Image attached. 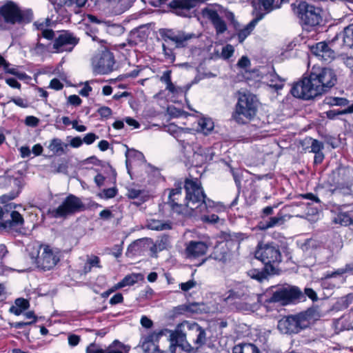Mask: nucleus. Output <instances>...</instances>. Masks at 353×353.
Here are the masks:
<instances>
[{
    "mask_svg": "<svg viewBox=\"0 0 353 353\" xmlns=\"http://www.w3.org/2000/svg\"><path fill=\"white\" fill-rule=\"evenodd\" d=\"M337 81L334 70L313 67L310 72L292 84L291 94L297 99L310 100L328 92Z\"/></svg>",
    "mask_w": 353,
    "mask_h": 353,
    "instance_id": "nucleus-1",
    "label": "nucleus"
},
{
    "mask_svg": "<svg viewBox=\"0 0 353 353\" xmlns=\"http://www.w3.org/2000/svg\"><path fill=\"white\" fill-rule=\"evenodd\" d=\"M185 192L184 199L186 208L197 212H210L225 211L226 207L220 202H215L208 198L205 193L201 181L197 178H185L183 183Z\"/></svg>",
    "mask_w": 353,
    "mask_h": 353,
    "instance_id": "nucleus-2",
    "label": "nucleus"
},
{
    "mask_svg": "<svg viewBox=\"0 0 353 353\" xmlns=\"http://www.w3.org/2000/svg\"><path fill=\"white\" fill-rule=\"evenodd\" d=\"M19 191H11L0 196V228L21 234L25 221L23 216L15 208L17 205L10 201L19 196Z\"/></svg>",
    "mask_w": 353,
    "mask_h": 353,
    "instance_id": "nucleus-3",
    "label": "nucleus"
},
{
    "mask_svg": "<svg viewBox=\"0 0 353 353\" xmlns=\"http://www.w3.org/2000/svg\"><path fill=\"white\" fill-rule=\"evenodd\" d=\"M291 8L302 26L314 28L319 26L323 21V10L306 1L295 0L291 4Z\"/></svg>",
    "mask_w": 353,
    "mask_h": 353,
    "instance_id": "nucleus-4",
    "label": "nucleus"
},
{
    "mask_svg": "<svg viewBox=\"0 0 353 353\" xmlns=\"http://www.w3.org/2000/svg\"><path fill=\"white\" fill-rule=\"evenodd\" d=\"M185 323L187 324L188 330H193L198 333L196 339L193 341L196 347H192L188 341H185L184 344H178L179 341H183L186 339L185 334L182 331L173 332L170 334L171 347L173 346L174 350H175V347L179 345L186 353H196L198 352L199 349L206 343L207 337L205 330L196 322L189 323L186 321ZM172 353H174V351H173Z\"/></svg>",
    "mask_w": 353,
    "mask_h": 353,
    "instance_id": "nucleus-5",
    "label": "nucleus"
},
{
    "mask_svg": "<svg viewBox=\"0 0 353 353\" xmlns=\"http://www.w3.org/2000/svg\"><path fill=\"white\" fill-rule=\"evenodd\" d=\"M311 319V313L308 311H303L282 318L279 321L277 327L283 334H297L309 327Z\"/></svg>",
    "mask_w": 353,
    "mask_h": 353,
    "instance_id": "nucleus-6",
    "label": "nucleus"
},
{
    "mask_svg": "<svg viewBox=\"0 0 353 353\" xmlns=\"http://www.w3.org/2000/svg\"><path fill=\"white\" fill-rule=\"evenodd\" d=\"M305 301V296L301 289L296 285H287L277 288L265 303H279L282 306L296 304Z\"/></svg>",
    "mask_w": 353,
    "mask_h": 353,
    "instance_id": "nucleus-7",
    "label": "nucleus"
},
{
    "mask_svg": "<svg viewBox=\"0 0 353 353\" xmlns=\"http://www.w3.org/2000/svg\"><path fill=\"white\" fill-rule=\"evenodd\" d=\"M85 210V205L77 196L69 194L56 208L49 209L48 215L54 219H66Z\"/></svg>",
    "mask_w": 353,
    "mask_h": 353,
    "instance_id": "nucleus-8",
    "label": "nucleus"
},
{
    "mask_svg": "<svg viewBox=\"0 0 353 353\" xmlns=\"http://www.w3.org/2000/svg\"><path fill=\"white\" fill-rule=\"evenodd\" d=\"M254 258L256 260L261 261L265 266L272 272L274 270V264H278L281 261L282 255L279 250V246L274 243H268L263 244L259 242L254 252Z\"/></svg>",
    "mask_w": 353,
    "mask_h": 353,
    "instance_id": "nucleus-9",
    "label": "nucleus"
},
{
    "mask_svg": "<svg viewBox=\"0 0 353 353\" xmlns=\"http://www.w3.org/2000/svg\"><path fill=\"white\" fill-rule=\"evenodd\" d=\"M0 16L6 23L14 25L30 23L32 20L30 10H22L13 1H8L0 7Z\"/></svg>",
    "mask_w": 353,
    "mask_h": 353,
    "instance_id": "nucleus-10",
    "label": "nucleus"
},
{
    "mask_svg": "<svg viewBox=\"0 0 353 353\" xmlns=\"http://www.w3.org/2000/svg\"><path fill=\"white\" fill-rule=\"evenodd\" d=\"M159 33L165 43L173 45L174 48H185L191 39L196 38L194 33L173 28H161Z\"/></svg>",
    "mask_w": 353,
    "mask_h": 353,
    "instance_id": "nucleus-11",
    "label": "nucleus"
},
{
    "mask_svg": "<svg viewBox=\"0 0 353 353\" xmlns=\"http://www.w3.org/2000/svg\"><path fill=\"white\" fill-rule=\"evenodd\" d=\"M40 250H42V252L37 257V267L43 271L52 270L60 261L59 252L46 244L40 245Z\"/></svg>",
    "mask_w": 353,
    "mask_h": 353,
    "instance_id": "nucleus-12",
    "label": "nucleus"
},
{
    "mask_svg": "<svg viewBox=\"0 0 353 353\" xmlns=\"http://www.w3.org/2000/svg\"><path fill=\"white\" fill-rule=\"evenodd\" d=\"M79 42V39L68 30H63L54 39L53 49L57 53L72 51Z\"/></svg>",
    "mask_w": 353,
    "mask_h": 353,
    "instance_id": "nucleus-13",
    "label": "nucleus"
},
{
    "mask_svg": "<svg viewBox=\"0 0 353 353\" xmlns=\"http://www.w3.org/2000/svg\"><path fill=\"white\" fill-rule=\"evenodd\" d=\"M94 72L99 74H107L114 70L115 59L113 52L105 49L96 57Z\"/></svg>",
    "mask_w": 353,
    "mask_h": 353,
    "instance_id": "nucleus-14",
    "label": "nucleus"
},
{
    "mask_svg": "<svg viewBox=\"0 0 353 353\" xmlns=\"http://www.w3.org/2000/svg\"><path fill=\"white\" fill-rule=\"evenodd\" d=\"M168 7L170 12L181 17H190L196 6V0H171Z\"/></svg>",
    "mask_w": 353,
    "mask_h": 353,
    "instance_id": "nucleus-15",
    "label": "nucleus"
},
{
    "mask_svg": "<svg viewBox=\"0 0 353 353\" xmlns=\"http://www.w3.org/2000/svg\"><path fill=\"white\" fill-rule=\"evenodd\" d=\"M183 183L177 181L174 183V188H168L165 191H168V197L167 204L170 207L171 210L178 214H181L186 208L185 203H181L179 201L182 199ZM183 202H185L183 201Z\"/></svg>",
    "mask_w": 353,
    "mask_h": 353,
    "instance_id": "nucleus-16",
    "label": "nucleus"
},
{
    "mask_svg": "<svg viewBox=\"0 0 353 353\" xmlns=\"http://www.w3.org/2000/svg\"><path fill=\"white\" fill-rule=\"evenodd\" d=\"M208 250V245L201 241H190L186 244L185 254L190 259H195L204 256Z\"/></svg>",
    "mask_w": 353,
    "mask_h": 353,
    "instance_id": "nucleus-17",
    "label": "nucleus"
},
{
    "mask_svg": "<svg viewBox=\"0 0 353 353\" xmlns=\"http://www.w3.org/2000/svg\"><path fill=\"white\" fill-rule=\"evenodd\" d=\"M266 66H259L244 72V82L250 87L259 88L265 75Z\"/></svg>",
    "mask_w": 353,
    "mask_h": 353,
    "instance_id": "nucleus-18",
    "label": "nucleus"
},
{
    "mask_svg": "<svg viewBox=\"0 0 353 353\" xmlns=\"http://www.w3.org/2000/svg\"><path fill=\"white\" fill-rule=\"evenodd\" d=\"M244 117L252 120L256 117L260 102L256 94L250 92H244Z\"/></svg>",
    "mask_w": 353,
    "mask_h": 353,
    "instance_id": "nucleus-19",
    "label": "nucleus"
},
{
    "mask_svg": "<svg viewBox=\"0 0 353 353\" xmlns=\"http://www.w3.org/2000/svg\"><path fill=\"white\" fill-rule=\"evenodd\" d=\"M311 52L320 59L328 61L335 58V51L325 41H321L310 47Z\"/></svg>",
    "mask_w": 353,
    "mask_h": 353,
    "instance_id": "nucleus-20",
    "label": "nucleus"
},
{
    "mask_svg": "<svg viewBox=\"0 0 353 353\" xmlns=\"http://www.w3.org/2000/svg\"><path fill=\"white\" fill-rule=\"evenodd\" d=\"M164 334V330H161L158 332H153L147 336H142L139 345L146 353H150L153 349L158 348L157 343H159L160 338Z\"/></svg>",
    "mask_w": 353,
    "mask_h": 353,
    "instance_id": "nucleus-21",
    "label": "nucleus"
},
{
    "mask_svg": "<svg viewBox=\"0 0 353 353\" xmlns=\"http://www.w3.org/2000/svg\"><path fill=\"white\" fill-rule=\"evenodd\" d=\"M234 97L237 99V102L231 111L228 121L230 123L241 125L243 124V92L241 90H237L234 94Z\"/></svg>",
    "mask_w": 353,
    "mask_h": 353,
    "instance_id": "nucleus-22",
    "label": "nucleus"
},
{
    "mask_svg": "<svg viewBox=\"0 0 353 353\" xmlns=\"http://www.w3.org/2000/svg\"><path fill=\"white\" fill-rule=\"evenodd\" d=\"M264 79L267 85L275 90H281L284 87L285 79L281 78L275 70L274 66L267 67L265 69Z\"/></svg>",
    "mask_w": 353,
    "mask_h": 353,
    "instance_id": "nucleus-23",
    "label": "nucleus"
},
{
    "mask_svg": "<svg viewBox=\"0 0 353 353\" xmlns=\"http://www.w3.org/2000/svg\"><path fill=\"white\" fill-rule=\"evenodd\" d=\"M203 14L210 21L215 28L217 34H223L226 31V23L220 17L216 10L210 8H205L203 10Z\"/></svg>",
    "mask_w": 353,
    "mask_h": 353,
    "instance_id": "nucleus-24",
    "label": "nucleus"
},
{
    "mask_svg": "<svg viewBox=\"0 0 353 353\" xmlns=\"http://www.w3.org/2000/svg\"><path fill=\"white\" fill-rule=\"evenodd\" d=\"M247 1L250 3L254 12H263L266 14L277 8H276V0H247Z\"/></svg>",
    "mask_w": 353,
    "mask_h": 353,
    "instance_id": "nucleus-25",
    "label": "nucleus"
},
{
    "mask_svg": "<svg viewBox=\"0 0 353 353\" xmlns=\"http://www.w3.org/2000/svg\"><path fill=\"white\" fill-rule=\"evenodd\" d=\"M172 136L179 143L183 150L194 143L193 137H189V135L183 128H179L172 132Z\"/></svg>",
    "mask_w": 353,
    "mask_h": 353,
    "instance_id": "nucleus-26",
    "label": "nucleus"
},
{
    "mask_svg": "<svg viewBox=\"0 0 353 353\" xmlns=\"http://www.w3.org/2000/svg\"><path fill=\"white\" fill-rule=\"evenodd\" d=\"M198 305L195 302L181 304L174 307L173 312L176 315H189L197 312Z\"/></svg>",
    "mask_w": 353,
    "mask_h": 353,
    "instance_id": "nucleus-27",
    "label": "nucleus"
},
{
    "mask_svg": "<svg viewBox=\"0 0 353 353\" xmlns=\"http://www.w3.org/2000/svg\"><path fill=\"white\" fill-rule=\"evenodd\" d=\"M333 221L344 226L353 224V210L346 212L340 210L334 218Z\"/></svg>",
    "mask_w": 353,
    "mask_h": 353,
    "instance_id": "nucleus-28",
    "label": "nucleus"
},
{
    "mask_svg": "<svg viewBox=\"0 0 353 353\" xmlns=\"http://www.w3.org/2000/svg\"><path fill=\"white\" fill-rule=\"evenodd\" d=\"M214 259L221 261H225L230 256V250L227 243H219L213 251Z\"/></svg>",
    "mask_w": 353,
    "mask_h": 353,
    "instance_id": "nucleus-29",
    "label": "nucleus"
},
{
    "mask_svg": "<svg viewBox=\"0 0 353 353\" xmlns=\"http://www.w3.org/2000/svg\"><path fill=\"white\" fill-rule=\"evenodd\" d=\"M10 63L0 54V65L3 66L6 73L12 74L20 80H26L29 78V76L26 72H19L15 68H10Z\"/></svg>",
    "mask_w": 353,
    "mask_h": 353,
    "instance_id": "nucleus-30",
    "label": "nucleus"
},
{
    "mask_svg": "<svg viewBox=\"0 0 353 353\" xmlns=\"http://www.w3.org/2000/svg\"><path fill=\"white\" fill-rule=\"evenodd\" d=\"M285 219L281 213H278L276 216L270 217L268 221L259 223L260 229L265 230L276 225H281L284 223Z\"/></svg>",
    "mask_w": 353,
    "mask_h": 353,
    "instance_id": "nucleus-31",
    "label": "nucleus"
},
{
    "mask_svg": "<svg viewBox=\"0 0 353 353\" xmlns=\"http://www.w3.org/2000/svg\"><path fill=\"white\" fill-rule=\"evenodd\" d=\"M67 146L68 145L64 143L61 139L59 138H53L50 141L48 148L52 152V156H60L65 152L64 148H67Z\"/></svg>",
    "mask_w": 353,
    "mask_h": 353,
    "instance_id": "nucleus-32",
    "label": "nucleus"
},
{
    "mask_svg": "<svg viewBox=\"0 0 353 353\" xmlns=\"http://www.w3.org/2000/svg\"><path fill=\"white\" fill-rule=\"evenodd\" d=\"M272 272V270L263 265L261 270L254 268L248 270L247 272V274L251 279L261 282L263 279H267L268 276L270 275Z\"/></svg>",
    "mask_w": 353,
    "mask_h": 353,
    "instance_id": "nucleus-33",
    "label": "nucleus"
},
{
    "mask_svg": "<svg viewBox=\"0 0 353 353\" xmlns=\"http://www.w3.org/2000/svg\"><path fill=\"white\" fill-rule=\"evenodd\" d=\"M252 15L254 16L253 19L244 26V39L251 34V32L255 28L256 24L261 21L265 15V13H263V12H254L252 10Z\"/></svg>",
    "mask_w": 353,
    "mask_h": 353,
    "instance_id": "nucleus-34",
    "label": "nucleus"
},
{
    "mask_svg": "<svg viewBox=\"0 0 353 353\" xmlns=\"http://www.w3.org/2000/svg\"><path fill=\"white\" fill-rule=\"evenodd\" d=\"M198 131L205 135L209 134L214 129V122L210 118L201 117L198 121Z\"/></svg>",
    "mask_w": 353,
    "mask_h": 353,
    "instance_id": "nucleus-35",
    "label": "nucleus"
},
{
    "mask_svg": "<svg viewBox=\"0 0 353 353\" xmlns=\"http://www.w3.org/2000/svg\"><path fill=\"white\" fill-rule=\"evenodd\" d=\"M343 46L353 49V23L346 27L343 33Z\"/></svg>",
    "mask_w": 353,
    "mask_h": 353,
    "instance_id": "nucleus-36",
    "label": "nucleus"
},
{
    "mask_svg": "<svg viewBox=\"0 0 353 353\" xmlns=\"http://www.w3.org/2000/svg\"><path fill=\"white\" fill-rule=\"evenodd\" d=\"M324 103L325 104H327L330 106H348V104L350 103V101L344 97H325L324 100Z\"/></svg>",
    "mask_w": 353,
    "mask_h": 353,
    "instance_id": "nucleus-37",
    "label": "nucleus"
},
{
    "mask_svg": "<svg viewBox=\"0 0 353 353\" xmlns=\"http://www.w3.org/2000/svg\"><path fill=\"white\" fill-rule=\"evenodd\" d=\"M137 281V275L135 274L126 275L121 281L115 284V289H121L125 286L133 285Z\"/></svg>",
    "mask_w": 353,
    "mask_h": 353,
    "instance_id": "nucleus-38",
    "label": "nucleus"
},
{
    "mask_svg": "<svg viewBox=\"0 0 353 353\" xmlns=\"http://www.w3.org/2000/svg\"><path fill=\"white\" fill-rule=\"evenodd\" d=\"M353 301V295L349 294L345 296L341 297L337 302V308L339 310L347 309Z\"/></svg>",
    "mask_w": 353,
    "mask_h": 353,
    "instance_id": "nucleus-39",
    "label": "nucleus"
},
{
    "mask_svg": "<svg viewBox=\"0 0 353 353\" xmlns=\"http://www.w3.org/2000/svg\"><path fill=\"white\" fill-rule=\"evenodd\" d=\"M305 141L307 144H310V148H311L310 152H311L317 153L319 152H321V150L323 148V145L322 142H321L320 141H319L317 139H314L312 138H306L305 139Z\"/></svg>",
    "mask_w": 353,
    "mask_h": 353,
    "instance_id": "nucleus-40",
    "label": "nucleus"
},
{
    "mask_svg": "<svg viewBox=\"0 0 353 353\" xmlns=\"http://www.w3.org/2000/svg\"><path fill=\"white\" fill-rule=\"evenodd\" d=\"M149 228L154 230H163L171 229V225L170 223H163L159 220H152L149 224Z\"/></svg>",
    "mask_w": 353,
    "mask_h": 353,
    "instance_id": "nucleus-41",
    "label": "nucleus"
},
{
    "mask_svg": "<svg viewBox=\"0 0 353 353\" xmlns=\"http://www.w3.org/2000/svg\"><path fill=\"white\" fill-rule=\"evenodd\" d=\"M118 193V189L116 187L103 189L102 192L99 193L98 196L101 199H112Z\"/></svg>",
    "mask_w": 353,
    "mask_h": 353,
    "instance_id": "nucleus-42",
    "label": "nucleus"
},
{
    "mask_svg": "<svg viewBox=\"0 0 353 353\" xmlns=\"http://www.w3.org/2000/svg\"><path fill=\"white\" fill-rule=\"evenodd\" d=\"M123 344L118 340H114L108 347H106V353H123L122 349Z\"/></svg>",
    "mask_w": 353,
    "mask_h": 353,
    "instance_id": "nucleus-43",
    "label": "nucleus"
},
{
    "mask_svg": "<svg viewBox=\"0 0 353 353\" xmlns=\"http://www.w3.org/2000/svg\"><path fill=\"white\" fill-rule=\"evenodd\" d=\"M162 48L165 60L169 61L170 63H173L176 59V56L173 49L169 48L165 43H163Z\"/></svg>",
    "mask_w": 353,
    "mask_h": 353,
    "instance_id": "nucleus-44",
    "label": "nucleus"
},
{
    "mask_svg": "<svg viewBox=\"0 0 353 353\" xmlns=\"http://www.w3.org/2000/svg\"><path fill=\"white\" fill-rule=\"evenodd\" d=\"M347 109L343 110H330L325 112L327 119L334 120L339 115L347 114Z\"/></svg>",
    "mask_w": 353,
    "mask_h": 353,
    "instance_id": "nucleus-45",
    "label": "nucleus"
},
{
    "mask_svg": "<svg viewBox=\"0 0 353 353\" xmlns=\"http://www.w3.org/2000/svg\"><path fill=\"white\" fill-rule=\"evenodd\" d=\"M200 214L201 219L207 223H216L219 221V216L216 214H212L211 215H208V212L201 213L198 212Z\"/></svg>",
    "mask_w": 353,
    "mask_h": 353,
    "instance_id": "nucleus-46",
    "label": "nucleus"
},
{
    "mask_svg": "<svg viewBox=\"0 0 353 353\" xmlns=\"http://www.w3.org/2000/svg\"><path fill=\"white\" fill-rule=\"evenodd\" d=\"M234 52V47L230 44H227L222 48L221 57L224 59H228L233 55Z\"/></svg>",
    "mask_w": 353,
    "mask_h": 353,
    "instance_id": "nucleus-47",
    "label": "nucleus"
},
{
    "mask_svg": "<svg viewBox=\"0 0 353 353\" xmlns=\"http://www.w3.org/2000/svg\"><path fill=\"white\" fill-rule=\"evenodd\" d=\"M14 304L23 312L30 307V302L24 298H18L15 299Z\"/></svg>",
    "mask_w": 353,
    "mask_h": 353,
    "instance_id": "nucleus-48",
    "label": "nucleus"
},
{
    "mask_svg": "<svg viewBox=\"0 0 353 353\" xmlns=\"http://www.w3.org/2000/svg\"><path fill=\"white\" fill-rule=\"evenodd\" d=\"M244 353H261V352L256 345L244 342Z\"/></svg>",
    "mask_w": 353,
    "mask_h": 353,
    "instance_id": "nucleus-49",
    "label": "nucleus"
},
{
    "mask_svg": "<svg viewBox=\"0 0 353 353\" xmlns=\"http://www.w3.org/2000/svg\"><path fill=\"white\" fill-rule=\"evenodd\" d=\"M196 285V282L194 279H191L185 283L179 284L180 289L183 292H188L190 289Z\"/></svg>",
    "mask_w": 353,
    "mask_h": 353,
    "instance_id": "nucleus-50",
    "label": "nucleus"
},
{
    "mask_svg": "<svg viewBox=\"0 0 353 353\" xmlns=\"http://www.w3.org/2000/svg\"><path fill=\"white\" fill-rule=\"evenodd\" d=\"M99 139V136L94 132H89L86 134L82 139L83 142L87 145L92 144L97 139Z\"/></svg>",
    "mask_w": 353,
    "mask_h": 353,
    "instance_id": "nucleus-51",
    "label": "nucleus"
},
{
    "mask_svg": "<svg viewBox=\"0 0 353 353\" xmlns=\"http://www.w3.org/2000/svg\"><path fill=\"white\" fill-rule=\"evenodd\" d=\"M86 353H106V348H100L94 343H92L86 347Z\"/></svg>",
    "mask_w": 353,
    "mask_h": 353,
    "instance_id": "nucleus-52",
    "label": "nucleus"
},
{
    "mask_svg": "<svg viewBox=\"0 0 353 353\" xmlns=\"http://www.w3.org/2000/svg\"><path fill=\"white\" fill-rule=\"evenodd\" d=\"M97 112L102 118L105 119L109 118L112 114L111 108L108 106H102L99 108Z\"/></svg>",
    "mask_w": 353,
    "mask_h": 353,
    "instance_id": "nucleus-53",
    "label": "nucleus"
},
{
    "mask_svg": "<svg viewBox=\"0 0 353 353\" xmlns=\"http://www.w3.org/2000/svg\"><path fill=\"white\" fill-rule=\"evenodd\" d=\"M40 120L34 116H27L25 119V124L30 127H37Z\"/></svg>",
    "mask_w": 353,
    "mask_h": 353,
    "instance_id": "nucleus-54",
    "label": "nucleus"
},
{
    "mask_svg": "<svg viewBox=\"0 0 353 353\" xmlns=\"http://www.w3.org/2000/svg\"><path fill=\"white\" fill-rule=\"evenodd\" d=\"M305 297L307 296L309 299H310L312 301H317L318 296L316 292L310 288H305L304 289V292H303Z\"/></svg>",
    "mask_w": 353,
    "mask_h": 353,
    "instance_id": "nucleus-55",
    "label": "nucleus"
},
{
    "mask_svg": "<svg viewBox=\"0 0 353 353\" xmlns=\"http://www.w3.org/2000/svg\"><path fill=\"white\" fill-rule=\"evenodd\" d=\"M299 198H301V199H309V200H311L313 202L316 203H321V201L319 199V197L312 192L301 194L299 195Z\"/></svg>",
    "mask_w": 353,
    "mask_h": 353,
    "instance_id": "nucleus-56",
    "label": "nucleus"
},
{
    "mask_svg": "<svg viewBox=\"0 0 353 353\" xmlns=\"http://www.w3.org/2000/svg\"><path fill=\"white\" fill-rule=\"evenodd\" d=\"M142 194V190L134 188L128 189L126 196L128 199H134L139 197Z\"/></svg>",
    "mask_w": 353,
    "mask_h": 353,
    "instance_id": "nucleus-57",
    "label": "nucleus"
},
{
    "mask_svg": "<svg viewBox=\"0 0 353 353\" xmlns=\"http://www.w3.org/2000/svg\"><path fill=\"white\" fill-rule=\"evenodd\" d=\"M68 102L74 106H79L81 103V99L77 94L70 95L68 98Z\"/></svg>",
    "mask_w": 353,
    "mask_h": 353,
    "instance_id": "nucleus-58",
    "label": "nucleus"
},
{
    "mask_svg": "<svg viewBox=\"0 0 353 353\" xmlns=\"http://www.w3.org/2000/svg\"><path fill=\"white\" fill-rule=\"evenodd\" d=\"M49 87L55 90H61L63 88V84L59 79L54 78L50 81Z\"/></svg>",
    "mask_w": 353,
    "mask_h": 353,
    "instance_id": "nucleus-59",
    "label": "nucleus"
},
{
    "mask_svg": "<svg viewBox=\"0 0 353 353\" xmlns=\"http://www.w3.org/2000/svg\"><path fill=\"white\" fill-rule=\"evenodd\" d=\"M123 302V296L121 292H118L115 294L111 299H110V304L112 305H117L119 303H121Z\"/></svg>",
    "mask_w": 353,
    "mask_h": 353,
    "instance_id": "nucleus-60",
    "label": "nucleus"
},
{
    "mask_svg": "<svg viewBox=\"0 0 353 353\" xmlns=\"http://www.w3.org/2000/svg\"><path fill=\"white\" fill-rule=\"evenodd\" d=\"M6 83L11 88L20 90L21 83L14 78L10 77L6 79Z\"/></svg>",
    "mask_w": 353,
    "mask_h": 353,
    "instance_id": "nucleus-61",
    "label": "nucleus"
},
{
    "mask_svg": "<svg viewBox=\"0 0 353 353\" xmlns=\"http://www.w3.org/2000/svg\"><path fill=\"white\" fill-rule=\"evenodd\" d=\"M160 81L163 83H167L172 81V70H168L163 72V74L159 78Z\"/></svg>",
    "mask_w": 353,
    "mask_h": 353,
    "instance_id": "nucleus-62",
    "label": "nucleus"
},
{
    "mask_svg": "<svg viewBox=\"0 0 353 353\" xmlns=\"http://www.w3.org/2000/svg\"><path fill=\"white\" fill-rule=\"evenodd\" d=\"M81 338L79 335L72 334L68 336V343L70 346H76L80 342Z\"/></svg>",
    "mask_w": 353,
    "mask_h": 353,
    "instance_id": "nucleus-63",
    "label": "nucleus"
},
{
    "mask_svg": "<svg viewBox=\"0 0 353 353\" xmlns=\"http://www.w3.org/2000/svg\"><path fill=\"white\" fill-rule=\"evenodd\" d=\"M83 143V139L80 137H73L70 141V146L74 148H77L81 147Z\"/></svg>",
    "mask_w": 353,
    "mask_h": 353,
    "instance_id": "nucleus-64",
    "label": "nucleus"
}]
</instances>
